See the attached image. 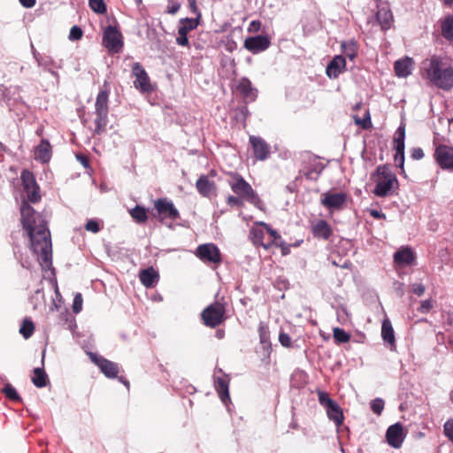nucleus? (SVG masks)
Here are the masks:
<instances>
[{
	"mask_svg": "<svg viewBox=\"0 0 453 453\" xmlns=\"http://www.w3.org/2000/svg\"><path fill=\"white\" fill-rule=\"evenodd\" d=\"M27 201L20 207L21 224L30 239V249L37 256L42 267L52 265V244L50 233L44 217L36 212L28 202L35 203L41 200L38 186L25 190Z\"/></svg>",
	"mask_w": 453,
	"mask_h": 453,
	"instance_id": "f257e3e1",
	"label": "nucleus"
},
{
	"mask_svg": "<svg viewBox=\"0 0 453 453\" xmlns=\"http://www.w3.org/2000/svg\"><path fill=\"white\" fill-rule=\"evenodd\" d=\"M425 71L429 81L436 88L444 91L453 88V66L444 62L441 58L432 57Z\"/></svg>",
	"mask_w": 453,
	"mask_h": 453,
	"instance_id": "f03ea898",
	"label": "nucleus"
},
{
	"mask_svg": "<svg viewBox=\"0 0 453 453\" xmlns=\"http://www.w3.org/2000/svg\"><path fill=\"white\" fill-rule=\"evenodd\" d=\"M372 180L376 183L373 194L378 197L392 196L398 189V180L388 165L377 166Z\"/></svg>",
	"mask_w": 453,
	"mask_h": 453,
	"instance_id": "7ed1b4c3",
	"label": "nucleus"
},
{
	"mask_svg": "<svg viewBox=\"0 0 453 453\" xmlns=\"http://www.w3.org/2000/svg\"><path fill=\"white\" fill-rule=\"evenodd\" d=\"M229 176L231 180L228 181V184L232 191L235 195L244 197L247 202L253 204L256 208L262 210L264 203L250 184L238 173H229Z\"/></svg>",
	"mask_w": 453,
	"mask_h": 453,
	"instance_id": "20e7f679",
	"label": "nucleus"
},
{
	"mask_svg": "<svg viewBox=\"0 0 453 453\" xmlns=\"http://www.w3.org/2000/svg\"><path fill=\"white\" fill-rule=\"evenodd\" d=\"M249 237L254 245L261 246L265 250L271 249L277 240H280L278 232L264 222L255 224L250 231Z\"/></svg>",
	"mask_w": 453,
	"mask_h": 453,
	"instance_id": "39448f33",
	"label": "nucleus"
},
{
	"mask_svg": "<svg viewBox=\"0 0 453 453\" xmlns=\"http://www.w3.org/2000/svg\"><path fill=\"white\" fill-rule=\"evenodd\" d=\"M108 99L109 91L106 89H101L97 94L95 104V113L96 115L95 119V133L97 134L104 132L108 124Z\"/></svg>",
	"mask_w": 453,
	"mask_h": 453,
	"instance_id": "423d86ee",
	"label": "nucleus"
},
{
	"mask_svg": "<svg viewBox=\"0 0 453 453\" xmlns=\"http://www.w3.org/2000/svg\"><path fill=\"white\" fill-rule=\"evenodd\" d=\"M318 400L319 404L325 408L327 418L334 421L336 426H340L344 419L341 406L324 391H318Z\"/></svg>",
	"mask_w": 453,
	"mask_h": 453,
	"instance_id": "0eeeda50",
	"label": "nucleus"
},
{
	"mask_svg": "<svg viewBox=\"0 0 453 453\" xmlns=\"http://www.w3.org/2000/svg\"><path fill=\"white\" fill-rule=\"evenodd\" d=\"M225 306L216 302L207 306L201 316L205 326L214 328L225 320Z\"/></svg>",
	"mask_w": 453,
	"mask_h": 453,
	"instance_id": "6e6552de",
	"label": "nucleus"
},
{
	"mask_svg": "<svg viewBox=\"0 0 453 453\" xmlns=\"http://www.w3.org/2000/svg\"><path fill=\"white\" fill-rule=\"evenodd\" d=\"M103 45L110 53H119L124 46L122 34L115 27H106L103 35Z\"/></svg>",
	"mask_w": 453,
	"mask_h": 453,
	"instance_id": "1a4fd4ad",
	"label": "nucleus"
},
{
	"mask_svg": "<svg viewBox=\"0 0 453 453\" xmlns=\"http://www.w3.org/2000/svg\"><path fill=\"white\" fill-rule=\"evenodd\" d=\"M31 52L36 61L38 66L42 67L44 71L49 72L53 77L58 78V73L55 69H60L62 67L61 61L57 62L52 57L41 54L38 52L33 44H31Z\"/></svg>",
	"mask_w": 453,
	"mask_h": 453,
	"instance_id": "9d476101",
	"label": "nucleus"
},
{
	"mask_svg": "<svg viewBox=\"0 0 453 453\" xmlns=\"http://www.w3.org/2000/svg\"><path fill=\"white\" fill-rule=\"evenodd\" d=\"M132 73L135 77V80L134 81V87L136 89L142 93H150L152 91L150 77L139 62L133 64Z\"/></svg>",
	"mask_w": 453,
	"mask_h": 453,
	"instance_id": "9b49d317",
	"label": "nucleus"
},
{
	"mask_svg": "<svg viewBox=\"0 0 453 453\" xmlns=\"http://www.w3.org/2000/svg\"><path fill=\"white\" fill-rule=\"evenodd\" d=\"M404 140H405V125H401L396 129L394 136V148L395 154L394 157L395 164L397 167L403 169L404 165Z\"/></svg>",
	"mask_w": 453,
	"mask_h": 453,
	"instance_id": "f8f14e48",
	"label": "nucleus"
},
{
	"mask_svg": "<svg viewBox=\"0 0 453 453\" xmlns=\"http://www.w3.org/2000/svg\"><path fill=\"white\" fill-rule=\"evenodd\" d=\"M434 157L442 170H453V147L441 144L436 147Z\"/></svg>",
	"mask_w": 453,
	"mask_h": 453,
	"instance_id": "ddd939ff",
	"label": "nucleus"
},
{
	"mask_svg": "<svg viewBox=\"0 0 453 453\" xmlns=\"http://www.w3.org/2000/svg\"><path fill=\"white\" fill-rule=\"evenodd\" d=\"M196 255L204 263L219 264L221 255L219 248L213 243H204L197 247Z\"/></svg>",
	"mask_w": 453,
	"mask_h": 453,
	"instance_id": "4468645a",
	"label": "nucleus"
},
{
	"mask_svg": "<svg viewBox=\"0 0 453 453\" xmlns=\"http://www.w3.org/2000/svg\"><path fill=\"white\" fill-rule=\"evenodd\" d=\"M198 26V19L185 18L180 19V26L178 27V36L176 37V42L180 46L188 47L189 42L188 34L196 29Z\"/></svg>",
	"mask_w": 453,
	"mask_h": 453,
	"instance_id": "2eb2a0df",
	"label": "nucleus"
},
{
	"mask_svg": "<svg viewBox=\"0 0 453 453\" xmlns=\"http://www.w3.org/2000/svg\"><path fill=\"white\" fill-rule=\"evenodd\" d=\"M91 361L99 367L101 372L110 379L117 378L119 373L118 364L95 353L89 354Z\"/></svg>",
	"mask_w": 453,
	"mask_h": 453,
	"instance_id": "dca6fc26",
	"label": "nucleus"
},
{
	"mask_svg": "<svg viewBox=\"0 0 453 453\" xmlns=\"http://www.w3.org/2000/svg\"><path fill=\"white\" fill-rule=\"evenodd\" d=\"M271 45V41L266 35H255L247 37L243 46L252 54H258L266 50Z\"/></svg>",
	"mask_w": 453,
	"mask_h": 453,
	"instance_id": "f3484780",
	"label": "nucleus"
},
{
	"mask_svg": "<svg viewBox=\"0 0 453 453\" xmlns=\"http://www.w3.org/2000/svg\"><path fill=\"white\" fill-rule=\"evenodd\" d=\"M249 140L253 150L254 157L257 160L264 161L269 157L271 147L262 137L250 135Z\"/></svg>",
	"mask_w": 453,
	"mask_h": 453,
	"instance_id": "a211bd4d",
	"label": "nucleus"
},
{
	"mask_svg": "<svg viewBox=\"0 0 453 453\" xmlns=\"http://www.w3.org/2000/svg\"><path fill=\"white\" fill-rule=\"evenodd\" d=\"M218 373H222V370L219 369L214 372L215 389L218 392L220 400L226 404V403L230 401L229 379L226 374L219 375Z\"/></svg>",
	"mask_w": 453,
	"mask_h": 453,
	"instance_id": "6ab92c4d",
	"label": "nucleus"
},
{
	"mask_svg": "<svg viewBox=\"0 0 453 453\" xmlns=\"http://www.w3.org/2000/svg\"><path fill=\"white\" fill-rule=\"evenodd\" d=\"M155 209L159 215L163 216V218H169L172 220H176L180 218V213L173 202L166 198L157 199L155 202Z\"/></svg>",
	"mask_w": 453,
	"mask_h": 453,
	"instance_id": "aec40b11",
	"label": "nucleus"
},
{
	"mask_svg": "<svg viewBox=\"0 0 453 453\" xmlns=\"http://www.w3.org/2000/svg\"><path fill=\"white\" fill-rule=\"evenodd\" d=\"M386 438L391 447L399 449L404 440L403 426L400 423L390 426L387 430Z\"/></svg>",
	"mask_w": 453,
	"mask_h": 453,
	"instance_id": "412c9836",
	"label": "nucleus"
},
{
	"mask_svg": "<svg viewBox=\"0 0 453 453\" xmlns=\"http://www.w3.org/2000/svg\"><path fill=\"white\" fill-rule=\"evenodd\" d=\"M347 201V195L345 193H330L324 194L321 203L327 209H340Z\"/></svg>",
	"mask_w": 453,
	"mask_h": 453,
	"instance_id": "4be33fe9",
	"label": "nucleus"
},
{
	"mask_svg": "<svg viewBox=\"0 0 453 453\" xmlns=\"http://www.w3.org/2000/svg\"><path fill=\"white\" fill-rule=\"evenodd\" d=\"M345 58L341 55H337L334 56L327 65L326 73L330 79H335L345 70Z\"/></svg>",
	"mask_w": 453,
	"mask_h": 453,
	"instance_id": "5701e85b",
	"label": "nucleus"
},
{
	"mask_svg": "<svg viewBox=\"0 0 453 453\" xmlns=\"http://www.w3.org/2000/svg\"><path fill=\"white\" fill-rule=\"evenodd\" d=\"M311 233L315 238L328 240L333 234V230L326 220L318 219L311 224Z\"/></svg>",
	"mask_w": 453,
	"mask_h": 453,
	"instance_id": "b1692460",
	"label": "nucleus"
},
{
	"mask_svg": "<svg viewBox=\"0 0 453 453\" xmlns=\"http://www.w3.org/2000/svg\"><path fill=\"white\" fill-rule=\"evenodd\" d=\"M236 88L249 101H255L257 96V89L253 87L251 81L246 77L240 79Z\"/></svg>",
	"mask_w": 453,
	"mask_h": 453,
	"instance_id": "393cba45",
	"label": "nucleus"
},
{
	"mask_svg": "<svg viewBox=\"0 0 453 453\" xmlns=\"http://www.w3.org/2000/svg\"><path fill=\"white\" fill-rule=\"evenodd\" d=\"M196 188L202 196L210 197L216 190V184L214 181L210 180L209 176L203 174L197 179Z\"/></svg>",
	"mask_w": 453,
	"mask_h": 453,
	"instance_id": "a878e982",
	"label": "nucleus"
},
{
	"mask_svg": "<svg viewBox=\"0 0 453 453\" xmlns=\"http://www.w3.org/2000/svg\"><path fill=\"white\" fill-rule=\"evenodd\" d=\"M51 146L48 140L42 139L35 150V158L43 164L48 163L51 158Z\"/></svg>",
	"mask_w": 453,
	"mask_h": 453,
	"instance_id": "bb28decb",
	"label": "nucleus"
},
{
	"mask_svg": "<svg viewBox=\"0 0 453 453\" xmlns=\"http://www.w3.org/2000/svg\"><path fill=\"white\" fill-rule=\"evenodd\" d=\"M394 261L400 266L411 265L415 261V255L411 249L406 247L394 254Z\"/></svg>",
	"mask_w": 453,
	"mask_h": 453,
	"instance_id": "cd10ccee",
	"label": "nucleus"
},
{
	"mask_svg": "<svg viewBox=\"0 0 453 453\" xmlns=\"http://www.w3.org/2000/svg\"><path fill=\"white\" fill-rule=\"evenodd\" d=\"M376 19L381 29L386 31L391 27L394 21L392 12L388 7L382 6L379 8L376 13Z\"/></svg>",
	"mask_w": 453,
	"mask_h": 453,
	"instance_id": "c85d7f7f",
	"label": "nucleus"
},
{
	"mask_svg": "<svg viewBox=\"0 0 453 453\" xmlns=\"http://www.w3.org/2000/svg\"><path fill=\"white\" fill-rule=\"evenodd\" d=\"M413 61L411 58H405L395 62L394 69L396 76L406 78L411 73Z\"/></svg>",
	"mask_w": 453,
	"mask_h": 453,
	"instance_id": "c756f323",
	"label": "nucleus"
},
{
	"mask_svg": "<svg viewBox=\"0 0 453 453\" xmlns=\"http://www.w3.org/2000/svg\"><path fill=\"white\" fill-rule=\"evenodd\" d=\"M158 279V273L152 267L144 269L140 273V280L146 288L153 287L157 284Z\"/></svg>",
	"mask_w": 453,
	"mask_h": 453,
	"instance_id": "7c9ffc66",
	"label": "nucleus"
},
{
	"mask_svg": "<svg viewBox=\"0 0 453 453\" xmlns=\"http://www.w3.org/2000/svg\"><path fill=\"white\" fill-rule=\"evenodd\" d=\"M381 337L386 343L391 346L395 345V332L389 319H384L382 322Z\"/></svg>",
	"mask_w": 453,
	"mask_h": 453,
	"instance_id": "2f4dec72",
	"label": "nucleus"
},
{
	"mask_svg": "<svg viewBox=\"0 0 453 453\" xmlns=\"http://www.w3.org/2000/svg\"><path fill=\"white\" fill-rule=\"evenodd\" d=\"M324 166L321 163L315 160V163L307 170H302L303 176L310 180H317L322 173Z\"/></svg>",
	"mask_w": 453,
	"mask_h": 453,
	"instance_id": "473e14b6",
	"label": "nucleus"
},
{
	"mask_svg": "<svg viewBox=\"0 0 453 453\" xmlns=\"http://www.w3.org/2000/svg\"><path fill=\"white\" fill-rule=\"evenodd\" d=\"M32 382L37 388H43L48 383V376L43 368H35Z\"/></svg>",
	"mask_w": 453,
	"mask_h": 453,
	"instance_id": "72a5a7b5",
	"label": "nucleus"
},
{
	"mask_svg": "<svg viewBox=\"0 0 453 453\" xmlns=\"http://www.w3.org/2000/svg\"><path fill=\"white\" fill-rule=\"evenodd\" d=\"M258 334L260 343L263 345L265 349H269L271 348V341H270V332L268 326L260 322L258 326Z\"/></svg>",
	"mask_w": 453,
	"mask_h": 453,
	"instance_id": "f704fd0d",
	"label": "nucleus"
},
{
	"mask_svg": "<svg viewBox=\"0 0 453 453\" xmlns=\"http://www.w3.org/2000/svg\"><path fill=\"white\" fill-rule=\"evenodd\" d=\"M441 35L446 40L453 42V16H448L441 23Z\"/></svg>",
	"mask_w": 453,
	"mask_h": 453,
	"instance_id": "c9c22d12",
	"label": "nucleus"
},
{
	"mask_svg": "<svg viewBox=\"0 0 453 453\" xmlns=\"http://www.w3.org/2000/svg\"><path fill=\"white\" fill-rule=\"evenodd\" d=\"M130 215L134 219V220L139 224L144 223L148 219V215L145 208L140 205H136L132 210H130Z\"/></svg>",
	"mask_w": 453,
	"mask_h": 453,
	"instance_id": "e433bc0d",
	"label": "nucleus"
},
{
	"mask_svg": "<svg viewBox=\"0 0 453 453\" xmlns=\"http://www.w3.org/2000/svg\"><path fill=\"white\" fill-rule=\"evenodd\" d=\"M342 51L350 60L355 59L357 55V44L354 41L343 42L342 43Z\"/></svg>",
	"mask_w": 453,
	"mask_h": 453,
	"instance_id": "4c0bfd02",
	"label": "nucleus"
},
{
	"mask_svg": "<svg viewBox=\"0 0 453 453\" xmlns=\"http://www.w3.org/2000/svg\"><path fill=\"white\" fill-rule=\"evenodd\" d=\"M20 178L22 180L24 190L38 186L34 174L27 170H24L21 173Z\"/></svg>",
	"mask_w": 453,
	"mask_h": 453,
	"instance_id": "58836bf2",
	"label": "nucleus"
},
{
	"mask_svg": "<svg viewBox=\"0 0 453 453\" xmlns=\"http://www.w3.org/2000/svg\"><path fill=\"white\" fill-rule=\"evenodd\" d=\"M35 330V326L30 319H25L20 326L19 333L25 339L32 336Z\"/></svg>",
	"mask_w": 453,
	"mask_h": 453,
	"instance_id": "ea45409f",
	"label": "nucleus"
},
{
	"mask_svg": "<svg viewBox=\"0 0 453 453\" xmlns=\"http://www.w3.org/2000/svg\"><path fill=\"white\" fill-rule=\"evenodd\" d=\"M333 336L336 343H345L350 339V335L340 327L334 328Z\"/></svg>",
	"mask_w": 453,
	"mask_h": 453,
	"instance_id": "a19ab883",
	"label": "nucleus"
},
{
	"mask_svg": "<svg viewBox=\"0 0 453 453\" xmlns=\"http://www.w3.org/2000/svg\"><path fill=\"white\" fill-rule=\"evenodd\" d=\"M3 393L6 396V398L14 401V402H20L21 397L18 394L16 388L12 387L11 384H6L4 388H3Z\"/></svg>",
	"mask_w": 453,
	"mask_h": 453,
	"instance_id": "79ce46f5",
	"label": "nucleus"
},
{
	"mask_svg": "<svg viewBox=\"0 0 453 453\" xmlns=\"http://www.w3.org/2000/svg\"><path fill=\"white\" fill-rule=\"evenodd\" d=\"M89 7L93 12L98 14H104L107 11L106 4L104 0H88Z\"/></svg>",
	"mask_w": 453,
	"mask_h": 453,
	"instance_id": "37998d69",
	"label": "nucleus"
},
{
	"mask_svg": "<svg viewBox=\"0 0 453 453\" xmlns=\"http://www.w3.org/2000/svg\"><path fill=\"white\" fill-rule=\"evenodd\" d=\"M444 435L453 442V418L448 419L443 425Z\"/></svg>",
	"mask_w": 453,
	"mask_h": 453,
	"instance_id": "c03bdc74",
	"label": "nucleus"
},
{
	"mask_svg": "<svg viewBox=\"0 0 453 453\" xmlns=\"http://www.w3.org/2000/svg\"><path fill=\"white\" fill-rule=\"evenodd\" d=\"M244 200H245L244 197H241L237 195L236 196H229L226 198V203L231 207H242Z\"/></svg>",
	"mask_w": 453,
	"mask_h": 453,
	"instance_id": "a18cd8bd",
	"label": "nucleus"
},
{
	"mask_svg": "<svg viewBox=\"0 0 453 453\" xmlns=\"http://www.w3.org/2000/svg\"><path fill=\"white\" fill-rule=\"evenodd\" d=\"M82 303H83L82 296H81V293H77L74 296L73 303V312L74 314H78V313H80L81 311V310H82Z\"/></svg>",
	"mask_w": 453,
	"mask_h": 453,
	"instance_id": "49530a36",
	"label": "nucleus"
},
{
	"mask_svg": "<svg viewBox=\"0 0 453 453\" xmlns=\"http://www.w3.org/2000/svg\"><path fill=\"white\" fill-rule=\"evenodd\" d=\"M371 409L373 413L380 415L384 409V401L380 398H376L371 403Z\"/></svg>",
	"mask_w": 453,
	"mask_h": 453,
	"instance_id": "de8ad7c7",
	"label": "nucleus"
},
{
	"mask_svg": "<svg viewBox=\"0 0 453 453\" xmlns=\"http://www.w3.org/2000/svg\"><path fill=\"white\" fill-rule=\"evenodd\" d=\"M83 35L82 29L78 26L72 27L68 38L70 41L80 40Z\"/></svg>",
	"mask_w": 453,
	"mask_h": 453,
	"instance_id": "09e8293b",
	"label": "nucleus"
},
{
	"mask_svg": "<svg viewBox=\"0 0 453 453\" xmlns=\"http://www.w3.org/2000/svg\"><path fill=\"white\" fill-rule=\"evenodd\" d=\"M85 229L88 232L96 234L100 231V226L99 223L95 219H89L87 221L85 225Z\"/></svg>",
	"mask_w": 453,
	"mask_h": 453,
	"instance_id": "8fccbe9b",
	"label": "nucleus"
},
{
	"mask_svg": "<svg viewBox=\"0 0 453 453\" xmlns=\"http://www.w3.org/2000/svg\"><path fill=\"white\" fill-rule=\"evenodd\" d=\"M279 342L283 347L290 348L292 346V342L290 336L285 333L280 332L279 334Z\"/></svg>",
	"mask_w": 453,
	"mask_h": 453,
	"instance_id": "3c124183",
	"label": "nucleus"
},
{
	"mask_svg": "<svg viewBox=\"0 0 453 453\" xmlns=\"http://www.w3.org/2000/svg\"><path fill=\"white\" fill-rule=\"evenodd\" d=\"M433 308V303L430 299H426L421 302V304L418 308V311L421 313H428L430 310Z\"/></svg>",
	"mask_w": 453,
	"mask_h": 453,
	"instance_id": "603ef678",
	"label": "nucleus"
},
{
	"mask_svg": "<svg viewBox=\"0 0 453 453\" xmlns=\"http://www.w3.org/2000/svg\"><path fill=\"white\" fill-rule=\"evenodd\" d=\"M424 151L421 148L416 147L411 150V157L413 160H420L424 157Z\"/></svg>",
	"mask_w": 453,
	"mask_h": 453,
	"instance_id": "864d4df0",
	"label": "nucleus"
},
{
	"mask_svg": "<svg viewBox=\"0 0 453 453\" xmlns=\"http://www.w3.org/2000/svg\"><path fill=\"white\" fill-rule=\"evenodd\" d=\"M426 291V288L421 283H414L412 284V292L418 296H421L424 295Z\"/></svg>",
	"mask_w": 453,
	"mask_h": 453,
	"instance_id": "5fc2aeb1",
	"label": "nucleus"
},
{
	"mask_svg": "<svg viewBox=\"0 0 453 453\" xmlns=\"http://www.w3.org/2000/svg\"><path fill=\"white\" fill-rule=\"evenodd\" d=\"M180 8V4L178 2L169 1L167 5V12L170 14H175Z\"/></svg>",
	"mask_w": 453,
	"mask_h": 453,
	"instance_id": "6e6d98bb",
	"label": "nucleus"
},
{
	"mask_svg": "<svg viewBox=\"0 0 453 453\" xmlns=\"http://www.w3.org/2000/svg\"><path fill=\"white\" fill-rule=\"evenodd\" d=\"M273 245H276L278 247L281 248V253L282 255L286 256L289 253V247L287 245V243L280 238V240H277L276 242H274Z\"/></svg>",
	"mask_w": 453,
	"mask_h": 453,
	"instance_id": "4d7b16f0",
	"label": "nucleus"
},
{
	"mask_svg": "<svg viewBox=\"0 0 453 453\" xmlns=\"http://www.w3.org/2000/svg\"><path fill=\"white\" fill-rule=\"evenodd\" d=\"M261 28V21L260 20H252L248 27V31L250 33H257Z\"/></svg>",
	"mask_w": 453,
	"mask_h": 453,
	"instance_id": "13d9d810",
	"label": "nucleus"
},
{
	"mask_svg": "<svg viewBox=\"0 0 453 453\" xmlns=\"http://www.w3.org/2000/svg\"><path fill=\"white\" fill-rule=\"evenodd\" d=\"M356 123L359 126H361L364 129H367L371 126V118L369 115L365 117L362 119H357Z\"/></svg>",
	"mask_w": 453,
	"mask_h": 453,
	"instance_id": "bf43d9fd",
	"label": "nucleus"
},
{
	"mask_svg": "<svg viewBox=\"0 0 453 453\" xmlns=\"http://www.w3.org/2000/svg\"><path fill=\"white\" fill-rule=\"evenodd\" d=\"M25 8H32L35 5L36 0H19Z\"/></svg>",
	"mask_w": 453,
	"mask_h": 453,
	"instance_id": "052dcab7",
	"label": "nucleus"
},
{
	"mask_svg": "<svg viewBox=\"0 0 453 453\" xmlns=\"http://www.w3.org/2000/svg\"><path fill=\"white\" fill-rule=\"evenodd\" d=\"M370 214L372 217H373L374 219H378L386 218V215L383 212H381L380 211H377V210L371 211Z\"/></svg>",
	"mask_w": 453,
	"mask_h": 453,
	"instance_id": "680f3d73",
	"label": "nucleus"
},
{
	"mask_svg": "<svg viewBox=\"0 0 453 453\" xmlns=\"http://www.w3.org/2000/svg\"><path fill=\"white\" fill-rule=\"evenodd\" d=\"M77 159L85 166L88 167L89 165V160L86 156L77 155Z\"/></svg>",
	"mask_w": 453,
	"mask_h": 453,
	"instance_id": "e2e57ef3",
	"label": "nucleus"
},
{
	"mask_svg": "<svg viewBox=\"0 0 453 453\" xmlns=\"http://www.w3.org/2000/svg\"><path fill=\"white\" fill-rule=\"evenodd\" d=\"M120 382H122L127 388H129V382L124 377L120 376L118 378Z\"/></svg>",
	"mask_w": 453,
	"mask_h": 453,
	"instance_id": "0e129e2a",
	"label": "nucleus"
},
{
	"mask_svg": "<svg viewBox=\"0 0 453 453\" xmlns=\"http://www.w3.org/2000/svg\"><path fill=\"white\" fill-rule=\"evenodd\" d=\"M276 283H277L278 285H280V286H283L284 288H286V287H287V285L288 284L287 280H280V279H279V280H277Z\"/></svg>",
	"mask_w": 453,
	"mask_h": 453,
	"instance_id": "69168bd1",
	"label": "nucleus"
},
{
	"mask_svg": "<svg viewBox=\"0 0 453 453\" xmlns=\"http://www.w3.org/2000/svg\"><path fill=\"white\" fill-rule=\"evenodd\" d=\"M217 175V171L214 169H211L209 173V177H215Z\"/></svg>",
	"mask_w": 453,
	"mask_h": 453,
	"instance_id": "338daca9",
	"label": "nucleus"
},
{
	"mask_svg": "<svg viewBox=\"0 0 453 453\" xmlns=\"http://www.w3.org/2000/svg\"><path fill=\"white\" fill-rule=\"evenodd\" d=\"M449 400L453 403V388L449 392Z\"/></svg>",
	"mask_w": 453,
	"mask_h": 453,
	"instance_id": "774afa93",
	"label": "nucleus"
}]
</instances>
